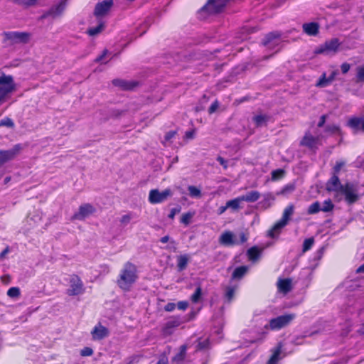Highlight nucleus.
<instances>
[{
	"label": "nucleus",
	"instance_id": "bf43d9fd",
	"mask_svg": "<svg viewBox=\"0 0 364 364\" xmlns=\"http://www.w3.org/2000/svg\"><path fill=\"white\" fill-rule=\"evenodd\" d=\"M188 306V304L187 301H179L177 304L178 309L180 310H186Z\"/></svg>",
	"mask_w": 364,
	"mask_h": 364
},
{
	"label": "nucleus",
	"instance_id": "3c124183",
	"mask_svg": "<svg viewBox=\"0 0 364 364\" xmlns=\"http://www.w3.org/2000/svg\"><path fill=\"white\" fill-rule=\"evenodd\" d=\"M93 354V350L91 348L85 347L80 351L82 356H90Z\"/></svg>",
	"mask_w": 364,
	"mask_h": 364
},
{
	"label": "nucleus",
	"instance_id": "c85d7f7f",
	"mask_svg": "<svg viewBox=\"0 0 364 364\" xmlns=\"http://www.w3.org/2000/svg\"><path fill=\"white\" fill-rule=\"evenodd\" d=\"M189 257L187 255H182L178 257L177 267L179 271H183L187 267Z\"/></svg>",
	"mask_w": 364,
	"mask_h": 364
},
{
	"label": "nucleus",
	"instance_id": "c756f323",
	"mask_svg": "<svg viewBox=\"0 0 364 364\" xmlns=\"http://www.w3.org/2000/svg\"><path fill=\"white\" fill-rule=\"evenodd\" d=\"M237 290V287L233 286H228L225 289V300L230 303L234 299L235 292Z\"/></svg>",
	"mask_w": 364,
	"mask_h": 364
},
{
	"label": "nucleus",
	"instance_id": "774afa93",
	"mask_svg": "<svg viewBox=\"0 0 364 364\" xmlns=\"http://www.w3.org/2000/svg\"><path fill=\"white\" fill-rule=\"evenodd\" d=\"M240 242L244 243L247 240V237L244 232L240 234Z\"/></svg>",
	"mask_w": 364,
	"mask_h": 364
},
{
	"label": "nucleus",
	"instance_id": "2eb2a0df",
	"mask_svg": "<svg viewBox=\"0 0 364 364\" xmlns=\"http://www.w3.org/2000/svg\"><path fill=\"white\" fill-rule=\"evenodd\" d=\"M112 4V0H104L102 2L97 3L95 8L94 15L97 17L105 16L109 11Z\"/></svg>",
	"mask_w": 364,
	"mask_h": 364
},
{
	"label": "nucleus",
	"instance_id": "f8f14e48",
	"mask_svg": "<svg viewBox=\"0 0 364 364\" xmlns=\"http://www.w3.org/2000/svg\"><path fill=\"white\" fill-rule=\"evenodd\" d=\"M340 46L338 38H332L330 41H326L323 45H321L316 51V53H336Z\"/></svg>",
	"mask_w": 364,
	"mask_h": 364
},
{
	"label": "nucleus",
	"instance_id": "dca6fc26",
	"mask_svg": "<svg viewBox=\"0 0 364 364\" xmlns=\"http://www.w3.org/2000/svg\"><path fill=\"white\" fill-rule=\"evenodd\" d=\"M94 340H102L109 336V330L101 323L96 325L91 331Z\"/></svg>",
	"mask_w": 364,
	"mask_h": 364
},
{
	"label": "nucleus",
	"instance_id": "052dcab7",
	"mask_svg": "<svg viewBox=\"0 0 364 364\" xmlns=\"http://www.w3.org/2000/svg\"><path fill=\"white\" fill-rule=\"evenodd\" d=\"M217 161L220 163V165L223 166L225 169L228 168V161L224 158L218 156L217 158Z\"/></svg>",
	"mask_w": 364,
	"mask_h": 364
},
{
	"label": "nucleus",
	"instance_id": "393cba45",
	"mask_svg": "<svg viewBox=\"0 0 364 364\" xmlns=\"http://www.w3.org/2000/svg\"><path fill=\"white\" fill-rule=\"evenodd\" d=\"M181 321L179 318H173L169 321H168L165 326L164 327V333L166 334H170L171 333V329L178 326L181 324Z\"/></svg>",
	"mask_w": 364,
	"mask_h": 364
},
{
	"label": "nucleus",
	"instance_id": "0eeeda50",
	"mask_svg": "<svg viewBox=\"0 0 364 364\" xmlns=\"http://www.w3.org/2000/svg\"><path fill=\"white\" fill-rule=\"evenodd\" d=\"M173 192L170 188H166L160 192L158 189H152L149 191V201L151 204L162 203L172 196Z\"/></svg>",
	"mask_w": 364,
	"mask_h": 364
},
{
	"label": "nucleus",
	"instance_id": "c9c22d12",
	"mask_svg": "<svg viewBox=\"0 0 364 364\" xmlns=\"http://www.w3.org/2000/svg\"><path fill=\"white\" fill-rule=\"evenodd\" d=\"M104 27V23L100 22L97 26L89 28L87 31V33L91 36H96L102 31Z\"/></svg>",
	"mask_w": 364,
	"mask_h": 364
},
{
	"label": "nucleus",
	"instance_id": "c03bdc74",
	"mask_svg": "<svg viewBox=\"0 0 364 364\" xmlns=\"http://www.w3.org/2000/svg\"><path fill=\"white\" fill-rule=\"evenodd\" d=\"M356 82H364V67L363 66L357 68Z\"/></svg>",
	"mask_w": 364,
	"mask_h": 364
},
{
	"label": "nucleus",
	"instance_id": "9d476101",
	"mask_svg": "<svg viewBox=\"0 0 364 364\" xmlns=\"http://www.w3.org/2000/svg\"><path fill=\"white\" fill-rule=\"evenodd\" d=\"M229 0H208L207 4L200 9V12L207 11L208 14H217L221 11Z\"/></svg>",
	"mask_w": 364,
	"mask_h": 364
},
{
	"label": "nucleus",
	"instance_id": "aec40b11",
	"mask_svg": "<svg viewBox=\"0 0 364 364\" xmlns=\"http://www.w3.org/2000/svg\"><path fill=\"white\" fill-rule=\"evenodd\" d=\"M67 6V0H62L55 6H52L50 10V14L53 18H56L60 16L65 11Z\"/></svg>",
	"mask_w": 364,
	"mask_h": 364
},
{
	"label": "nucleus",
	"instance_id": "69168bd1",
	"mask_svg": "<svg viewBox=\"0 0 364 364\" xmlns=\"http://www.w3.org/2000/svg\"><path fill=\"white\" fill-rule=\"evenodd\" d=\"M337 74H338V71L334 70V71H333V72L331 73V74L330 75V76H329V77H328V79H329V80H330V82H331V83L334 80V79H335L336 76L337 75Z\"/></svg>",
	"mask_w": 364,
	"mask_h": 364
},
{
	"label": "nucleus",
	"instance_id": "20e7f679",
	"mask_svg": "<svg viewBox=\"0 0 364 364\" xmlns=\"http://www.w3.org/2000/svg\"><path fill=\"white\" fill-rule=\"evenodd\" d=\"M296 317L294 314H284L272 318L269 323V327L272 330H279L289 325ZM268 326L266 325L265 328Z\"/></svg>",
	"mask_w": 364,
	"mask_h": 364
},
{
	"label": "nucleus",
	"instance_id": "412c9836",
	"mask_svg": "<svg viewBox=\"0 0 364 364\" xmlns=\"http://www.w3.org/2000/svg\"><path fill=\"white\" fill-rule=\"evenodd\" d=\"M233 236L230 231H226L220 235L219 242L225 246L233 245L236 243L233 240Z\"/></svg>",
	"mask_w": 364,
	"mask_h": 364
},
{
	"label": "nucleus",
	"instance_id": "cd10ccee",
	"mask_svg": "<svg viewBox=\"0 0 364 364\" xmlns=\"http://www.w3.org/2000/svg\"><path fill=\"white\" fill-rule=\"evenodd\" d=\"M348 124L354 129H360L364 132V119L354 117L349 120Z\"/></svg>",
	"mask_w": 364,
	"mask_h": 364
},
{
	"label": "nucleus",
	"instance_id": "5fc2aeb1",
	"mask_svg": "<svg viewBox=\"0 0 364 364\" xmlns=\"http://www.w3.org/2000/svg\"><path fill=\"white\" fill-rule=\"evenodd\" d=\"M38 0H23V6L29 7L36 4Z\"/></svg>",
	"mask_w": 364,
	"mask_h": 364
},
{
	"label": "nucleus",
	"instance_id": "de8ad7c7",
	"mask_svg": "<svg viewBox=\"0 0 364 364\" xmlns=\"http://www.w3.org/2000/svg\"><path fill=\"white\" fill-rule=\"evenodd\" d=\"M284 171L282 169H276L272 172V179L275 181L283 177Z\"/></svg>",
	"mask_w": 364,
	"mask_h": 364
},
{
	"label": "nucleus",
	"instance_id": "a19ab883",
	"mask_svg": "<svg viewBox=\"0 0 364 364\" xmlns=\"http://www.w3.org/2000/svg\"><path fill=\"white\" fill-rule=\"evenodd\" d=\"M325 132L331 134H340L341 130L338 126L335 124H329L325 127Z\"/></svg>",
	"mask_w": 364,
	"mask_h": 364
},
{
	"label": "nucleus",
	"instance_id": "423d86ee",
	"mask_svg": "<svg viewBox=\"0 0 364 364\" xmlns=\"http://www.w3.org/2000/svg\"><path fill=\"white\" fill-rule=\"evenodd\" d=\"M339 195H344L345 200L348 204H353L359 199L357 187L351 183L344 184Z\"/></svg>",
	"mask_w": 364,
	"mask_h": 364
},
{
	"label": "nucleus",
	"instance_id": "4c0bfd02",
	"mask_svg": "<svg viewBox=\"0 0 364 364\" xmlns=\"http://www.w3.org/2000/svg\"><path fill=\"white\" fill-rule=\"evenodd\" d=\"M321 210V204L318 201H316L309 205L307 213L309 214H316Z\"/></svg>",
	"mask_w": 364,
	"mask_h": 364
},
{
	"label": "nucleus",
	"instance_id": "f704fd0d",
	"mask_svg": "<svg viewBox=\"0 0 364 364\" xmlns=\"http://www.w3.org/2000/svg\"><path fill=\"white\" fill-rule=\"evenodd\" d=\"M240 202H242V200L240 199V196H239V197H237V198H236L235 199L228 200L226 203H227V207L228 208L232 209L233 210H237L240 208Z\"/></svg>",
	"mask_w": 364,
	"mask_h": 364
},
{
	"label": "nucleus",
	"instance_id": "a18cd8bd",
	"mask_svg": "<svg viewBox=\"0 0 364 364\" xmlns=\"http://www.w3.org/2000/svg\"><path fill=\"white\" fill-rule=\"evenodd\" d=\"M314 242V240L312 237L306 239L303 243V252L309 250L312 247Z\"/></svg>",
	"mask_w": 364,
	"mask_h": 364
},
{
	"label": "nucleus",
	"instance_id": "7ed1b4c3",
	"mask_svg": "<svg viewBox=\"0 0 364 364\" xmlns=\"http://www.w3.org/2000/svg\"><path fill=\"white\" fill-rule=\"evenodd\" d=\"M294 210V205L293 204L289 205L283 212L282 218L277 222L268 231V236L272 238L277 237L281 230L287 225L290 217L293 215Z\"/></svg>",
	"mask_w": 364,
	"mask_h": 364
},
{
	"label": "nucleus",
	"instance_id": "6ab92c4d",
	"mask_svg": "<svg viewBox=\"0 0 364 364\" xmlns=\"http://www.w3.org/2000/svg\"><path fill=\"white\" fill-rule=\"evenodd\" d=\"M112 84L116 86L120 87L124 90H132L136 85V83L132 81H127L122 79H114L112 80Z\"/></svg>",
	"mask_w": 364,
	"mask_h": 364
},
{
	"label": "nucleus",
	"instance_id": "1a4fd4ad",
	"mask_svg": "<svg viewBox=\"0 0 364 364\" xmlns=\"http://www.w3.org/2000/svg\"><path fill=\"white\" fill-rule=\"evenodd\" d=\"M84 284L80 277L73 275L70 280V287L67 289L69 296H77L84 293Z\"/></svg>",
	"mask_w": 364,
	"mask_h": 364
},
{
	"label": "nucleus",
	"instance_id": "0e129e2a",
	"mask_svg": "<svg viewBox=\"0 0 364 364\" xmlns=\"http://www.w3.org/2000/svg\"><path fill=\"white\" fill-rule=\"evenodd\" d=\"M107 53V50H105L103 51L102 54L95 59V62L98 63V62H100L101 60H102V59L105 57Z\"/></svg>",
	"mask_w": 364,
	"mask_h": 364
},
{
	"label": "nucleus",
	"instance_id": "603ef678",
	"mask_svg": "<svg viewBox=\"0 0 364 364\" xmlns=\"http://www.w3.org/2000/svg\"><path fill=\"white\" fill-rule=\"evenodd\" d=\"M218 107H219V103H218V100H215L213 103H212V105L209 107L208 113L210 114L214 113L217 110Z\"/></svg>",
	"mask_w": 364,
	"mask_h": 364
},
{
	"label": "nucleus",
	"instance_id": "5701e85b",
	"mask_svg": "<svg viewBox=\"0 0 364 364\" xmlns=\"http://www.w3.org/2000/svg\"><path fill=\"white\" fill-rule=\"evenodd\" d=\"M260 197V193L257 191H251L246 194L240 196L242 201L253 203L257 201Z\"/></svg>",
	"mask_w": 364,
	"mask_h": 364
},
{
	"label": "nucleus",
	"instance_id": "680f3d73",
	"mask_svg": "<svg viewBox=\"0 0 364 364\" xmlns=\"http://www.w3.org/2000/svg\"><path fill=\"white\" fill-rule=\"evenodd\" d=\"M176 308V304L174 303H168L165 307H164V310L166 311H172L175 309Z\"/></svg>",
	"mask_w": 364,
	"mask_h": 364
},
{
	"label": "nucleus",
	"instance_id": "37998d69",
	"mask_svg": "<svg viewBox=\"0 0 364 364\" xmlns=\"http://www.w3.org/2000/svg\"><path fill=\"white\" fill-rule=\"evenodd\" d=\"M334 208V205L332 203L331 200H326L324 201L323 206L321 207V211L327 213L331 211Z\"/></svg>",
	"mask_w": 364,
	"mask_h": 364
},
{
	"label": "nucleus",
	"instance_id": "13d9d810",
	"mask_svg": "<svg viewBox=\"0 0 364 364\" xmlns=\"http://www.w3.org/2000/svg\"><path fill=\"white\" fill-rule=\"evenodd\" d=\"M341 71L343 74H346L347 73L350 68V65L348 63H343L341 66Z\"/></svg>",
	"mask_w": 364,
	"mask_h": 364
},
{
	"label": "nucleus",
	"instance_id": "864d4df0",
	"mask_svg": "<svg viewBox=\"0 0 364 364\" xmlns=\"http://www.w3.org/2000/svg\"><path fill=\"white\" fill-rule=\"evenodd\" d=\"M176 134V131H170L166 134V135L164 136V140L166 141H169L172 138H173L175 136Z\"/></svg>",
	"mask_w": 364,
	"mask_h": 364
},
{
	"label": "nucleus",
	"instance_id": "4be33fe9",
	"mask_svg": "<svg viewBox=\"0 0 364 364\" xmlns=\"http://www.w3.org/2000/svg\"><path fill=\"white\" fill-rule=\"evenodd\" d=\"M279 291L287 294L291 289V280L290 279H279L277 282Z\"/></svg>",
	"mask_w": 364,
	"mask_h": 364
},
{
	"label": "nucleus",
	"instance_id": "2f4dec72",
	"mask_svg": "<svg viewBox=\"0 0 364 364\" xmlns=\"http://www.w3.org/2000/svg\"><path fill=\"white\" fill-rule=\"evenodd\" d=\"M269 120V117L266 114H259L253 117V121L257 127L265 125Z\"/></svg>",
	"mask_w": 364,
	"mask_h": 364
},
{
	"label": "nucleus",
	"instance_id": "72a5a7b5",
	"mask_svg": "<svg viewBox=\"0 0 364 364\" xmlns=\"http://www.w3.org/2000/svg\"><path fill=\"white\" fill-rule=\"evenodd\" d=\"M331 84L328 77H326V73H323L319 77L316 86L318 87H325Z\"/></svg>",
	"mask_w": 364,
	"mask_h": 364
},
{
	"label": "nucleus",
	"instance_id": "f257e3e1",
	"mask_svg": "<svg viewBox=\"0 0 364 364\" xmlns=\"http://www.w3.org/2000/svg\"><path fill=\"white\" fill-rule=\"evenodd\" d=\"M138 279L137 268L135 264L127 262L121 269L117 284L124 291H128Z\"/></svg>",
	"mask_w": 364,
	"mask_h": 364
},
{
	"label": "nucleus",
	"instance_id": "4468645a",
	"mask_svg": "<svg viewBox=\"0 0 364 364\" xmlns=\"http://www.w3.org/2000/svg\"><path fill=\"white\" fill-rule=\"evenodd\" d=\"M281 34L278 32H272L265 36L262 44L268 48H274L280 43Z\"/></svg>",
	"mask_w": 364,
	"mask_h": 364
},
{
	"label": "nucleus",
	"instance_id": "a878e982",
	"mask_svg": "<svg viewBox=\"0 0 364 364\" xmlns=\"http://www.w3.org/2000/svg\"><path fill=\"white\" fill-rule=\"evenodd\" d=\"M263 200L260 202L261 205L267 209L272 205V202L275 200V196L272 193H267L263 195Z\"/></svg>",
	"mask_w": 364,
	"mask_h": 364
},
{
	"label": "nucleus",
	"instance_id": "79ce46f5",
	"mask_svg": "<svg viewBox=\"0 0 364 364\" xmlns=\"http://www.w3.org/2000/svg\"><path fill=\"white\" fill-rule=\"evenodd\" d=\"M6 127L8 128L14 127V122L11 118L5 117L0 120V127Z\"/></svg>",
	"mask_w": 364,
	"mask_h": 364
},
{
	"label": "nucleus",
	"instance_id": "ea45409f",
	"mask_svg": "<svg viewBox=\"0 0 364 364\" xmlns=\"http://www.w3.org/2000/svg\"><path fill=\"white\" fill-rule=\"evenodd\" d=\"M188 190L189 192V195L191 197L200 198L201 196L200 190L196 188V186H190L188 187Z\"/></svg>",
	"mask_w": 364,
	"mask_h": 364
},
{
	"label": "nucleus",
	"instance_id": "4d7b16f0",
	"mask_svg": "<svg viewBox=\"0 0 364 364\" xmlns=\"http://www.w3.org/2000/svg\"><path fill=\"white\" fill-rule=\"evenodd\" d=\"M132 219V217L129 214L124 215L122 217L120 221L124 225H127Z\"/></svg>",
	"mask_w": 364,
	"mask_h": 364
},
{
	"label": "nucleus",
	"instance_id": "7c9ffc66",
	"mask_svg": "<svg viewBox=\"0 0 364 364\" xmlns=\"http://www.w3.org/2000/svg\"><path fill=\"white\" fill-rule=\"evenodd\" d=\"M261 254V251L257 247H252L247 250V256L251 261L258 259Z\"/></svg>",
	"mask_w": 364,
	"mask_h": 364
},
{
	"label": "nucleus",
	"instance_id": "6e6552de",
	"mask_svg": "<svg viewBox=\"0 0 364 364\" xmlns=\"http://www.w3.org/2000/svg\"><path fill=\"white\" fill-rule=\"evenodd\" d=\"M22 149L21 144H16L8 150L0 149V167L4 164L13 160Z\"/></svg>",
	"mask_w": 364,
	"mask_h": 364
},
{
	"label": "nucleus",
	"instance_id": "473e14b6",
	"mask_svg": "<svg viewBox=\"0 0 364 364\" xmlns=\"http://www.w3.org/2000/svg\"><path fill=\"white\" fill-rule=\"evenodd\" d=\"M281 353V348L278 347L274 350L271 358L267 363V364H277L278 361L281 359L279 357Z\"/></svg>",
	"mask_w": 364,
	"mask_h": 364
},
{
	"label": "nucleus",
	"instance_id": "49530a36",
	"mask_svg": "<svg viewBox=\"0 0 364 364\" xmlns=\"http://www.w3.org/2000/svg\"><path fill=\"white\" fill-rule=\"evenodd\" d=\"M202 294V289L200 287H198L194 292V294L191 296V301L193 303H197Z\"/></svg>",
	"mask_w": 364,
	"mask_h": 364
},
{
	"label": "nucleus",
	"instance_id": "338daca9",
	"mask_svg": "<svg viewBox=\"0 0 364 364\" xmlns=\"http://www.w3.org/2000/svg\"><path fill=\"white\" fill-rule=\"evenodd\" d=\"M207 343H208V341H203V342H199L198 344V349H203V348H206Z\"/></svg>",
	"mask_w": 364,
	"mask_h": 364
},
{
	"label": "nucleus",
	"instance_id": "39448f33",
	"mask_svg": "<svg viewBox=\"0 0 364 364\" xmlns=\"http://www.w3.org/2000/svg\"><path fill=\"white\" fill-rule=\"evenodd\" d=\"M4 36L11 45L26 44L29 41L31 34L28 32L11 31L4 33Z\"/></svg>",
	"mask_w": 364,
	"mask_h": 364
},
{
	"label": "nucleus",
	"instance_id": "f03ea898",
	"mask_svg": "<svg viewBox=\"0 0 364 364\" xmlns=\"http://www.w3.org/2000/svg\"><path fill=\"white\" fill-rule=\"evenodd\" d=\"M15 90V82L11 75L2 73L0 75V105L6 101Z\"/></svg>",
	"mask_w": 364,
	"mask_h": 364
},
{
	"label": "nucleus",
	"instance_id": "09e8293b",
	"mask_svg": "<svg viewBox=\"0 0 364 364\" xmlns=\"http://www.w3.org/2000/svg\"><path fill=\"white\" fill-rule=\"evenodd\" d=\"M193 214L191 213H186L183 214L181 218V223L187 225L190 223L191 219L192 218Z\"/></svg>",
	"mask_w": 364,
	"mask_h": 364
},
{
	"label": "nucleus",
	"instance_id": "bb28decb",
	"mask_svg": "<svg viewBox=\"0 0 364 364\" xmlns=\"http://www.w3.org/2000/svg\"><path fill=\"white\" fill-rule=\"evenodd\" d=\"M248 269L247 266H240L237 267L232 274V279H240L247 272Z\"/></svg>",
	"mask_w": 364,
	"mask_h": 364
},
{
	"label": "nucleus",
	"instance_id": "8fccbe9b",
	"mask_svg": "<svg viewBox=\"0 0 364 364\" xmlns=\"http://www.w3.org/2000/svg\"><path fill=\"white\" fill-rule=\"evenodd\" d=\"M346 162L343 161H338L333 167V174L338 175L341 169L345 166Z\"/></svg>",
	"mask_w": 364,
	"mask_h": 364
},
{
	"label": "nucleus",
	"instance_id": "e433bc0d",
	"mask_svg": "<svg viewBox=\"0 0 364 364\" xmlns=\"http://www.w3.org/2000/svg\"><path fill=\"white\" fill-rule=\"evenodd\" d=\"M7 296L12 299H18L21 296V290L16 287H11L7 291Z\"/></svg>",
	"mask_w": 364,
	"mask_h": 364
},
{
	"label": "nucleus",
	"instance_id": "a211bd4d",
	"mask_svg": "<svg viewBox=\"0 0 364 364\" xmlns=\"http://www.w3.org/2000/svg\"><path fill=\"white\" fill-rule=\"evenodd\" d=\"M302 28L304 32L311 36H316L319 31V24L316 22L304 23Z\"/></svg>",
	"mask_w": 364,
	"mask_h": 364
},
{
	"label": "nucleus",
	"instance_id": "e2e57ef3",
	"mask_svg": "<svg viewBox=\"0 0 364 364\" xmlns=\"http://www.w3.org/2000/svg\"><path fill=\"white\" fill-rule=\"evenodd\" d=\"M326 114H323L322 115L321 117H320V120L318 123V127H323L325 122H326Z\"/></svg>",
	"mask_w": 364,
	"mask_h": 364
},
{
	"label": "nucleus",
	"instance_id": "f3484780",
	"mask_svg": "<svg viewBox=\"0 0 364 364\" xmlns=\"http://www.w3.org/2000/svg\"><path fill=\"white\" fill-rule=\"evenodd\" d=\"M321 138V135L313 136L311 134L306 133L301 141V145L305 146L309 149H314L316 147V145Z\"/></svg>",
	"mask_w": 364,
	"mask_h": 364
},
{
	"label": "nucleus",
	"instance_id": "58836bf2",
	"mask_svg": "<svg viewBox=\"0 0 364 364\" xmlns=\"http://www.w3.org/2000/svg\"><path fill=\"white\" fill-rule=\"evenodd\" d=\"M295 190V186L293 183H289L285 186L279 192H278L277 195H287L292 193Z\"/></svg>",
	"mask_w": 364,
	"mask_h": 364
},
{
	"label": "nucleus",
	"instance_id": "b1692460",
	"mask_svg": "<svg viewBox=\"0 0 364 364\" xmlns=\"http://www.w3.org/2000/svg\"><path fill=\"white\" fill-rule=\"evenodd\" d=\"M187 346L186 345H182L180 347L179 352L176 354L172 358V362L176 364H181L184 360L186 355Z\"/></svg>",
	"mask_w": 364,
	"mask_h": 364
},
{
	"label": "nucleus",
	"instance_id": "6e6d98bb",
	"mask_svg": "<svg viewBox=\"0 0 364 364\" xmlns=\"http://www.w3.org/2000/svg\"><path fill=\"white\" fill-rule=\"evenodd\" d=\"M181 211V208H172L168 214V218L171 219H173L176 214L178 213Z\"/></svg>",
	"mask_w": 364,
	"mask_h": 364
},
{
	"label": "nucleus",
	"instance_id": "ddd939ff",
	"mask_svg": "<svg viewBox=\"0 0 364 364\" xmlns=\"http://www.w3.org/2000/svg\"><path fill=\"white\" fill-rule=\"evenodd\" d=\"M95 208L90 203H85L80 206L79 210L72 218L73 220H82L95 212Z\"/></svg>",
	"mask_w": 364,
	"mask_h": 364
},
{
	"label": "nucleus",
	"instance_id": "9b49d317",
	"mask_svg": "<svg viewBox=\"0 0 364 364\" xmlns=\"http://www.w3.org/2000/svg\"><path fill=\"white\" fill-rule=\"evenodd\" d=\"M344 185L341 184L338 175L333 174L331 178L326 183V190L328 192H336L335 197L339 201L341 198H339V193L343 188Z\"/></svg>",
	"mask_w": 364,
	"mask_h": 364
}]
</instances>
